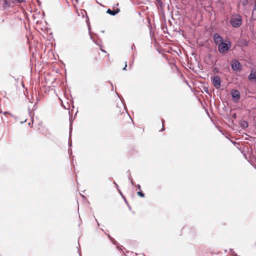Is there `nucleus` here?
<instances>
[{
  "label": "nucleus",
  "mask_w": 256,
  "mask_h": 256,
  "mask_svg": "<svg viewBox=\"0 0 256 256\" xmlns=\"http://www.w3.org/2000/svg\"><path fill=\"white\" fill-rule=\"evenodd\" d=\"M218 50L220 54H224L231 47L230 42L226 43L222 42L218 44Z\"/></svg>",
  "instance_id": "7ed1b4c3"
},
{
  "label": "nucleus",
  "mask_w": 256,
  "mask_h": 256,
  "mask_svg": "<svg viewBox=\"0 0 256 256\" xmlns=\"http://www.w3.org/2000/svg\"><path fill=\"white\" fill-rule=\"evenodd\" d=\"M138 196H139L140 197L144 198V194L142 192V191H140L137 192Z\"/></svg>",
  "instance_id": "9b49d317"
},
{
  "label": "nucleus",
  "mask_w": 256,
  "mask_h": 256,
  "mask_svg": "<svg viewBox=\"0 0 256 256\" xmlns=\"http://www.w3.org/2000/svg\"><path fill=\"white\" fill-rule=\"evenodd\" d=\"M95 59V60H98V58H97V57L96 56V58H94Z\"/></svg>",
  "instance_id": "f3484780"
},
{
  "label": "nucleus",
  "mask_w": 256,
  "mask_h": 256,
  "mask_svg": "<svg viewBox=\"0 0 256 256\" xmlns=\"http://www.w3.org/2000/svg\"><path fill=\"white\" fill-rule=\"evenodd\" d=\"M0 5H1L4 8H6L10 6V2L8 0H0Z\"/></svg>",
  "instance_id": "6e6552de"
},
{
  "label": "nucleus",
  "mask_w": 256,
  "mask_h": 256,
  "mask_svg": "<svg viewBox=\"0 0 256 256\" xmlns=\"http://www.w3.org/2000/svg\"><path fill=\"white\" fill-rule=\"evenodd\" d=\"M137 187H138V188L139 190H140V185L138 184V185L137 186Z\"/></svg>",
  "instance_id": "2eb2a0df"
},
{
  "label": "nucleus",
  "mask_w": 256,
  "mask_h": 256,
  "mask_svg": "<svg viewBox=\"0 0 256 256\" xmlns=\"http://www.w3.org/2000/svg\"><path fill=\"white\" fill-rule=\"evenodd\" d=\"M231 94L232 97L236 99V100H238L240 98V92L236 90H232L231 92Z\"/></svg>",
  "instance_id": "1a4fd4ad"
},
{
  "label": "nucleus",
  "mask_w": 256,
  "mask_h": 256,
  "mask_svg": "<svg viewBox=\"0 0 256 256\" xmlns=\"http://www.w3.org/2000/svg\"><path fill=\"white\" fill-rule=\"evenodd\" d=\"M220 79L218 76H214L212 80V84L216 88H219L220 86Z\"/></svg>",
  "instance_id": "39448f33"
},
{
  "label": "nucleus",
  "mask_w": 256,
  "mask_h": 256,
  "mask_svg": "<svg viewBox=\"0 0 256 256\" xmlns=\"http://www.w3.org/2000/svg\"><path fill=\"white\" fill-rule=\"evenodd\" d=\"M231 65L232 68L233 70L240 71L241 64L238 60H232L231 63Z\"/></svg>",
  "instance_id": "20e7f679"
},
{
  "label": "nucleus",
  "mask_w": 256,
  "mask_h": 256,
  "mask_svg": "<svg viewBox=\"0 0 256 256\" xmlns=\"http://www.w3.org/2000/svg\"><path fill=\"white\" fill-rule=\"evenodd\" d=\"M120 12V10L119 8H116L115 10H111L110 9H108L106 11V12L110 15L114 16L116 14H118Z\"/></svg>",
  "instance_id": "9d476101"
},
{
  "label": "nucleus",
  "mask_w": 256,
  "mask_h": 256,
  "mask_svg": "<svg viewBox=\"0 0 256 256\" xmlns=\"http://www.w3.org/2000/svg\"><path fill=\"white\" fill-rule=\"evenodd\" d=\"M101 50H102V52H106L105 50H102V49H101Z\"/></svg>",
  "instance_id": "a211bd4d"
},
{
  "label": "nucleus",
  "mask_w": 256,
  "mask_h": 256,
  "mask_svg": "<svg viewBox=\"0 0 256 256\" xmlns=\"http://www.w3.org/2000/svg\"><path fill=\"white\" fill-rule=\"evenodd\" d=\"M256 12V8H254V10H253V12H252V14H254V12Z\"/></svg>",
  "instance_id": "dca6fc26"
},
{
  "label": "nucleus",
  "mask_w": 256,
  "mask_h": 256,
  "mask_svg": "<svg viewBox=\"0 0 256 256\" xmlns=\"http://www.w3.org/2000/svg\"><path fill=\"white\" fill-rule=\"evenodd\" d=\"M162 130H164V122H162Z\"/></svg>",
  "instance_id": "4468645a"
},
{
  "label": "nucleus",
  "mask_w": 256,
  "mask_h": 256,
  "mask_svg": "<svg viewBox=\"0 0 256 256\" xmlns=\"http://www.w3.org/2000/svg\"><path fill=\"white\" fill-rule=\"evenodd\" d=\"M230 23L234 28H239L242 24V18L238 14H232L230 18Z\"/></svg>",
  "instance_id": "f03ea898"
},
{
  "label": "nucleus",
  "mask_w": 256,
  "mask_h": 256,
  "mask_svg": "<svg viewBox=\"0 0 256 256\" xmlns=\"http://www.w3.org/2000/svg\"><path fill=\"white\" fill-rule=\"evenodd\" d=\"M248 79L251 82H256V69L252 68L250 74L248 76Z\"/></svg>",
  "instance_id": "423d86ee"
},
{
  "label": "nucleus",
  "mask_w": 256,
  "mask_h": 256,
  "mask_svg": "<svg viewBox=\"0 0 256 256\" xmlns=\"http://www.w3.org/2000/svg\"><path fill=\"white\" fill-rule=\"evenodd\" d=\"M116 6H118V3H117L116 4Z\"/></svg>",
  "instance_id": "6ab92c4d"
},
{
  "label": "nucleus",
  "mask_w": 256,
  "mask_h": 256,
  "mask_svg": "<svg viewBox=\"0 0 256 256\" xmlns=\"http://www.w3.org/2000/svg\"><path fill=\"white\" fill-rule=\"evenodd\" d=\"M127 67L126 62H124V67L122 68L123 70H126V68Z\"/></svg>",
  "instance_id": "ddd939ff"
},
{
  "label": "nucleus",
  "mask_w": 256,
  "mask_h": 256,
  "mask_svg": "<svg viewBox=\"0 0 256 256\" xmlns=\"http://www.w3.org/2000/svg\"><path fill=\"white\" fill-rule=\"evenodd\" d=\"M213 39L214 43L218 46L220 42H223L222 37L217 33L214 34Z\"/></svg>",
  "instance_id": "0eeeda50"
},
{
  "label": "nucleus",
  "mask_w": 256,
  "mask_h": 256,
  "mask_svg": "<svg viewBox=\"0 0 256 256\" xmlns=\"http://www.w3.org/2000/svg\"><path fill=\"white\" fill-rule=\"evenodd\" d=\"M115 118L122 128L128 130L132 126V120L131 118L124 112V108L120 110L116 106L114 110Z\"/></svg>",
  "instance_id": "f257e3e1"
},
{
  "label": "nucleus",
  "mask_w": 256,
  "mask_h": 256,
  "mask_svg": "<svg viewBox=\"0 0 256 256\" xmlns=\"http://www.w3.org/2000/svg\"><path fill=\"white\" fill-rule=\"evenodd\" d=\"M92 52H93V54L94 56L97 55V54H98V55L100 54V53L98 52V51L96 50H94Z\"/></svg>",
  "instance_id": "f8f14e48"
}]
</instances>
